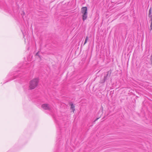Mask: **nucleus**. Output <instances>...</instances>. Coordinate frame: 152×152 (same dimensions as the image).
I'll list each match as a JSON object with an SVG mask.
<instances>
[{
  "label": "nucleus",
  "mask_w": 152,
  "mask_h": 152,
  "mask_svg": "<svg viewBox=\"0 0 152 152\" xmlns=\"http://www.w3.org/2000/svg\"><path fill=\"white\" fill-rule=\"evenodd\" d=\"M107 74L106 75H104L103 79L101 80V83H104L107 79L108 77H109L111 73V71H109L107 72Z\"/></svg>",
  "instance_id": "7ed1b4c3"
},
{
  "label": "nucleus",
  "mask_w": 152,
  "mask_h": 152,
  "mask_svg": "<svg viewBox=\"0 0 152 152\" xmlns=\"http://www.w3.org/2000/svg\"><path fill=\"white\" fill-rule=\"evenodd\" d=\"M148 16L151 19V17L152 18V15H151V14H148Z\"/></svg>",
  "instance_id": "1a4fd4ad"
},
{
  "label": "nucleus",
  "mask_w": 152,
  "mask_h": 152,
  "mask_svg": "<svg viewBox=\"0 0 152 152\" xmlns=\"http://www.w3.org/2000/svg\"><path fill=\"white\" fill-rule=\"evenodd\" d=\"M42 107L45 110H50L51 108L48 104H45L42 105Z\"/></svg>",
  "instance_id": "20e7f679"
},
{
  "label": "nucleus",
  "mask_w": 152,
  "mask_h": 152,
  "mask_svg": "<svg viewBox=\"0 0 152 152\" xmlns=\"http://www.w3.org/2000/svg\"><path fill=\"white\" fill-rule=\"evenodd\" d=\"M39 51H38V52H37L36 53V56H38L39 57V58L40 59H41V56H40V55H39Z\"/></svg>",
  "instance_id": "0eeeda50"
},
{
  "label": "nucleus",
  "mask_w": 152,
  "mask_h": 152,
  "mask_svg": "<svg viewBox=\"0 0 152 152\" xmlns=\"http://www.w3.org/2000/svg\"><path fill=\"white\" fill-rule=\"evenodd\" d=\"M70 105H71V109L73 110V111H74L75 110V106L72 103H70Z\"/></svg>",
  "instance_id": "39448f33"
},
{
  "label": "nucleus",
  "mask_w": 152,
  "mask_h": 152,
  "mask_svg": "<svg viewBox=\"0 0 152 152\" xmlns=\"http://www.w3.org/2000/svg\"><path fill=\"white\" fill-rule=\"evenodd\" d=\"M151 61V64L152 66V54L151 56V58L150 59Z\"/></svg>",
  "instance_id": "6e6552de"
},
{
  "label": "nucleus",
  "mask_w": 152,
  "mask_h": 152,
  "mask_svg": "<svg viewBox=\"0 0 152 152\" xmlns=\"http://www.w3.org/2000/svg\"><path fill=\"white\" fill-rule=\"evenodd\" d=\"M99 118H97L96 119H95L94 121V122H96L97 120L98 119H99Z\"/></svg>",
  "instance_id": "9b49d317"
},
{
  "label": "nucleus",
  "mask_w": 152,
  "mask_h": 152,
  "mask_svg": "<svg viewBox=\"0 0 152 152\" xmlns=\"http://www.w3.org/2000/svg\"><path fill=\"white\" fill-rule=\"evenodd\" d=\"M39 82V79L35 78L30 81L29 83V88L31 90L34 89L37 86Z\"/></svg>",
  "instance_id": "f257e3e1"
},
{
  "label": "nucleus",
  "mask_w": 152,
  "mask_h": 152,
  "mask_svg": "<svg viewBox=\"0 0 152 152\" xmlns=\"http://www.w3.org/2000/svg\"><path fill=\"white\" fill-rule=\"evenodd\" d=\"M87 8L86 7H83L81 8V12L83 14L82 19L83 21L86 20L87 18Z\"/></svg>",
  "instance_id": "f03ea898"
},
{
  "label": "nucleus",
  "mask_w": 152,
  "mask_h": 152,
  "mask_svg": "<svg viewBox=\"0 0 152 152\" xmlns=\"http://www.w3.org/2000/svg\"><path fill=\"white\" fill-rule=\"evenodd\" d=\"M148 14H151V8L149 10Z\"/></svg>",
  "instance_id": "9d476101"
},
{
  "label": "nucleus",
  "mask_w": 152,
  "mask_h": 152,
  "mask_svg": "<svg viewBox=\"0 0 152 152\" xmlns=\"http://www.w3.org/2000/svg\"><path fill=\"white\" fill-rule=\"evenodd\" d=\"M88 36H86L85 39L84 45H85L87 42L88 40Z\"/></svg>",
  "instance_id": "423d86ee"
}]
</instances>
